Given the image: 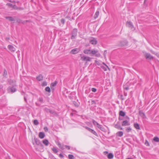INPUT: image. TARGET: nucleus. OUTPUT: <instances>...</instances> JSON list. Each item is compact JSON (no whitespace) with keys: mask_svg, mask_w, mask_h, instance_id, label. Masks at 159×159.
Returning a JSON list of instances; mask_svg holds the SVG:
<instances>
[{"mask_svg":"<svg viewBox=\"0 0 159 159\" xmlns=\"http://www.w3.org/2000/svg\"><path fill=\"white\" fill-rule=\"evenodd\" d=\"M7 90L8 92H9V90H10L11 93H14L16 91V89L14 87H8L7 88Z\"/></svg>","mask_w":159,"mask_h":159,"instance_id":"obj_10","label":"nucleus"},{"mask_svg":"<svg viewBox=\"0 0 159 159\" xmlns=\"http://www.w3.org/2000/svg\"><path fill=\"white\" fill-rule=\"evenodd\" d=\"M84 127L87 129L89 132H90L95 136H98V135L96 132L93 129L87 127L85 126Z\"/></svg>","mask_w":159,"mask_h":159,"instance_id":"obj_4","label":"nucleus"},{"mask_svg":"<svg viewBox=\"0 0 159 159\" xmlns=\"http://www.w3.org/2000/svg\"><path fill=\"white\" fill-rule=\"evenodd\" d=\"M68 158L69 159H74V156L71 154H69L68 155Z\"/></svg>","mask_w":159,"mask_h":159,"instance_id":"obj_34","label":"nucleus"},{"mask_svg":"<svg viewBox=\"0 0 159 159\" xmlns=\"http://www.w3.org/2000/svg\"><path fill=\"white\" fill-rule=\"evenodd\" d=\"M7 5L9 6L10 7H12L13 5L12 4H11L10 3H7Z\"/></svg>","mask_w":159,"mask_h":159,"instance_id":"obj_47","label":"nucleus"},{"mask_svg":"<svg viewBox=\"0 0 159 159\" xmlns=\"http://www.w3.org/2000/svg\"><path fill=\"white\" fill-rule=\"evenodd\" d=\"M124 94L125 96H127V93H125V92H124Z\"/></svg>","mask_w":159,"mask_h":159,"instance_id":"obj_60","label":"nucleus"},{"mask_svg":"<svg viewBox=\"0 0 159 159\" xmlns=\"http://www.w3.org/2000/svg\"><path fill=\"white\" fill-rule=\"evenodd\" d=\"M65 147H66V148L68 150H70V146H67V145H65Z\"/></svg>","mask_w":159,"mask_h":159,"instance_id":"obj_49","label":"nucleus"},{"mask_svg":"<svg viewBox=\"0 0 159 159\" xmlns=\"http://www.w3.org/2000/svg\"><path fill=\"white\" fill-rule=\"evenodd\" d=\"M12 3H15L16 2L15 1H12Z\"/></svg>","mask_w":159,"mask_h":159,"instance_id":"obj_64","label":"nucleus"},{"mask_svg":"<svg viewBox=\"0 0 159 159\" xmlns=\"http://www.w3.org/2000/svg\"><path fill=\"white\" fill-rule=\"evenodd\" d=\"M10 38L9 37H6V40L7 41Z\"/></svg>","mask_w":159,"mask_h":159,"instance_id":"obj_59","label":"nucleus"},{"mask_svg":"<svg viewBox=\"0 0 159 159\" xmlns=\"http://www.w3.org/2000/svg\"><path fill=\"white\" fill-rule=\"evenodd\" d=\"M39 101L41 102H43V99L42 98H39Z\"/></svg>","mask_w":159,"mask_h":159,"instance_id":"obj_45","label":"nucleus"},{"mask_svg":"<svg viewBox=\"0 0 159 159\" xmlns=\"http://www.w3.org/2000/svg\"><path fill=\"white\" fill-rule=\"evenodd\" d=\"M24 100L25 101V102H27V99H26V98L25 97V96L24 97Z\"/></svg>","mask_w":159,"mask_h":159,"instance_id":"obj_57","label":"nucleus"},{"mask_svg":"<svg viewBox=\"0 0 159 159\" xmlns=\"http://www.w3.org/2000/svg\"><path fill=\"white\" fill-rule=\"evenodd\" d=\"M19 8L18 9V10H23V8H22V7H18Z\"/></svg>","mask_w":159,"mask_h":159,"instance_id":"obj_56","label":"nucleus"},{"mask_svg":"<svg viewBox=\"0 0 159 159\" xmlns=\"http://www.w3.org/2000/svg\"><path fill=\"white\" fill-rule=\"evenodd\" d=\"M39 137L41 139H43L45 136L44 133L42 132H39Z\"/></svg>","mask_w":159,"mask_h":159,"instance_id":"obj_17","label":"nucleus"},{"mask_svg":"<svg viewBox=\"0 0 159 159\" xmlns=\"http://www.w3.org/2000/svg\"><path fill=\"white\" fill-rule=\"evenodd\" d=\"M65 20L64 19H62L61 20V22L63 24H64L65 23Z\"/></svg>","mask_w":159,"mask_h":159,"instance_id":"obj_42","label":"nucleus"},{"mask_svg":"<svg viewBox=\"0 0 159 159\" xmlns=\"http://www.w3.org/2000/svg\"><path fill=\"white\" fill-rule=\"evenodd\" d=\"M43 143L46 146H47L49 143V142L47 139H45L43 140Z\"/></svg>","mask_w":159,"mask_h":159,"instance_id":"obj_20","label":"nucleus"},{"mask_svg":"<svg viewBox=\"0 0 159 159\" xmlns=\"http://www.w3.org/2000/svg\"><path fill=\"white\" fill-rule=\"evenodd\" d=\"M99 15V11H97L94 15V18L95 19H96L98 16V15Z\"/></svg>","mask_w":159,"mask_h":159,"instance_id":"obj_27","label":"nucleus"},{"mask_svg":"<svg viewBox=\"0 0 159 159\" xmlns=\"http://www.w3.org/2000/svg\"><path fill=\"white\" fill-rule=\"evenodd\" d=\"M16 21L19 23H21L22 20L19 19H17Z\"/></svg>","mask_w":159,"mask_h":159,"instance_id":"obj_40","label":"nucleus"},{"mask_svg":"<svg viewBox=\"0 0 159 159\" xmlns=\"http://www.w3.org/2000/svg\"><path fill=\"white\" fill-rule=\"evenodd\" d=\"M153 140L157 142H159V138L157 137H155L153 139Z\"/></svg>","mask_w":159,"mask_h":159,"instance_id":"obj_29","label":"nucleus"},{"mask_svg":"<svg viewBox=\"0 0 159 159\" xmlns=\"http://www.w3.org/2000/svg\"><path fill=\"white\" fill-rule=\"evenodd\" d=\"M91 50L90 49H84L83 51V52L84 53L88 54V55H90L91 54Z\"/></svg>","mask_w":159,"mask_h":159,"instance_id":"obj_15","label":"nucleus"},{"mask_svg":"<svg viewBox=\"0 0 159 159\" xmlns=\"http://www.w3.org/2000/svg\"><path fill=\"white\" fill-rule=\"evenodd\" d=\"M148 0H144V4H145V2H146V1H147Z\"/></svg>","mask_w":159,"mask_h":159,"instance_id":"obj_63","label":"nucleus"},{"mask_svg":"<svg viewBox=\"0 0 159 159\" xmlns=\"http://www.w3.org/2000/svg\"><path fill=\"white\" fill-rule=\"evenodd\" d=\"M91 54L93 55H95L96 57H99L100 56V54L99 53H98V50H91Z\"/></svg>","mask_w":159,"mask_h":159,"instance_id":"obj_2","label":"nucleus"},{"mask_svg":"<svg viewBox=\"0 0 159 159\" xmlns=\"http://www.w3.org/2000/svg\"><path fill=\"white\" fill-rule=\"evenodd\" d=\"M45 90L46 91L48 92L49 93L51 92L50 89L49 87H47L45 89Z\"/></svg>","mask_w":159,"mask_h":159,"instance_id":"obj_33","label":"nucleus"},{"mask_svg":"<svg viewBox=\"0 0 159 159\" xmlns=\"http://www.w3.org/2000/svg\"><path fill=\"white\" fill-rule=\"evenodd\" d=\"M97 127L101 130L103 131H105V129L101 125H100L99 124V125H98V126Z\"/></svg>","mask_w":159,"mask_h":159,"instance_id":"obj_19","label":"nucleus"},{"mask_svg":"<svg viewBox=\"0 0 159 159\" xmlns=\"http://www.w3.org/2000/svg\"><path fill=\"white\" fill-rule=\"evenodd\" d=\"M103 64L109 70H110L109 68L105 63H103Z\"/></svg>","mask_w":159,"mask_h":159,"instance_id":"obj_58","label":"nucleus"},{"mask_svg":"<svg viewBox=\"0 0 159 159\" xmlns=\"http://www.w3.org/2000/svg\"><path fill=\"white\" fill-rule=\"evenodd\" d=\"M36 79L37 80L39 81H41L43 80V76L42 75L40 74L39 75L37 76Z\"/></svg>","mask_w":159,"mask_h":159,"instance_id":"obj_14","label":"nucleus"},{"mask_svg":"<svg viewBox=\"0 0 159 159\" xmlns=\"http://www.w3.org/2000/svg\"><path fill=\"white\" fill-rule=\"evenodd\" d=\"M131 129L130 127H128L126 129V131H127L128 132H129V131H131Z\"/></svg>","mask_w":159,"mask_h":159,"instance_id":"obj_43","label":"nucleus"},{"mask_svg":"<svg viewBox=\"0 0 159 159\" xmlns=\"http://www.w3.org/2000/svg\"><path fill=\"white\" fill-rule=\"evenodd\" d=\"M8 48L9 50L12 52H14L16 50V48L11 45H8Z\"/></svg>","mask_w":159,"mask_h":159,"instance_id":"obj_9","label":"nucleus"},{"mask_svg":"<svg viewBox=\"0 0 159 159\" xmlns=\"http://www.w3.org/2000/svg\"><path fill=\"white\" fill-rule=\"evenodd\" d=\"M81 59L83 61H86L87 62L88 61H91V58L85 56L84 55H82V54H80Z\"/></svg>","mask_w":159,"mask_h":159,"instance_id":"obj_1","label":"nucleus"},{"mask_svg":"<svg viewBox=\"0 0 159 159\" xmlns=\"http://www.w3.org/2000/svg\"><path fill=\"white\" fill-rule=\"evenodd\" d=\"M34 140L35 141V142L36 144H37L38 145H39L41 147H43V145L41 143L40 141L39 140V139H37L36 138H34Z\"/></svg>","mask_w":159,"mask_h":159,"instance_id":"obj_7","label":"nucleus"},{"mask_svg":"<svg viewBox=\"0 0 159 159\" xmlns=\"http://www.w3.org/2000/svg\"><path fill=\"white\" fill-rule=\"evenodd\" d=\"M90 43L92 44L95 45L97 44V41L94 38H93L90 41Z\"/></svg>","mask_w":159,"mask_h":159,"instance_id":"obj_16","label":"nucleus"},{"mask_svg":"<svg viewBox=\"0 0 159 159\" xmlns=\"http://www.w3.org/2000/svg\"><path fill=\"white\" fill-rule=\"evenodd\" d=\"M124 89L126 90H128L129 89V88L128 87H124Z\"/></svg>","mask_w":159,"mask_h":159,"instance_id":"obj_52","label":"nucleus"},{"mask_svg":"<svg viewBox=\"0 0 159 159\" xmlns=\"http://www.w3.org/2000/svg\"><path fill=\"white\" fill-rule=\"evenodd\" d=\"M107 51L106 50H105L104 51V58H105L106 57V56L107 54Z\"/></svg>","mask_w":159,"mask_h":159,"instance_id":"obj_48","label":"nucleus"},{"mask_svg":"<svg viewBox=\"0 0 159 159\" xmlns=\"http://www.w3.org/2000/svg\"><path fill=\"white\" fill-rule=\"evenodd\" d=\"M145 144H146V145L147 146H149V143L147 140L145 142Z\"/></svg>","mask_w":159,"mask_h":159,"instance_id":"obj_46","label":"nucleus"},{"mask_svg":"<svg viewBox=\"0 0 159 159\" xmlns=\"http://www.w3.org/2000/svg\"><path fill=\"white\" fill-rule=\"evenodd\" d=\"M130 124L127 120L123 121L122 122V125L123 126H125L130 125Z\"/></svg>","mask_w":159,"mask_h":159,"instance_id":"obj_12","label":"nucleus"},{"mask_svg":"<svg viewBox=\"0 0 159 159\" xmlns=\"http://www.w3.org/2000/svg\"><path fill=\"white\" fill-rule=\"evenodd\" d=\"M107 158L109 159H111L113 157V155L112 153H110L107 155Z\"/></svg>","mask_w":159,"mask_h":159,"instance_id":"obj_23","label":"nucleus"},{"mask_svg":"<svg viewBox=\"0 0 159 159\" xmlns=\"http://www.w3.org/2000/svg\"><path fill=\"white\" fill-rule=\"evenodd\" d=\"M91 103L92 104H93V103H95V102L94 101V100H93L92 102H91Z\"/></svg>","mask_w":159,"mask_h":159,"instance_id":"obj_61","label":"nucleus"},{"mask_svg":"<svg viewBox=\"0 0 159 159\" xmlns=\"http://www.w3.org/2000/svg\"><path fill=\"white\" fill-rule=\"evenodd\" d=\"M7 72L6 70L5 69H4V72L3 74V75L4 77H5L7 75Z\"/></svg>","mask_w":159,"mask_h":159,"instance_id":"obj_32","label":"nucleus"},{"mask_svg":"<svg viewBox=\"0 0 159 159\" xmlns=\"http://www.w3.org/2000/svg\"><path fill=\"white\" fill-rule=\"evenodd\" d=\"M101 67L104 71H106L107 70V69L105 67L102 66Z\"/></svg>","mask_w":159,"mask_h":159,"instance_id":"obj_50","label":"nucleus"},{"mask_svg":"<svg viewBox=\"0 0 159 159\" xmlns=\"http://www.w3.org/2000/svg\"><path fill=\"white\" fill-rule=\"evenodd\" d=\"M57 83V81H55L53 83H52L50 85V87L52 90L54 89V87L56 85Z\"/></svg>","mask_w":159,"mask_h":159,"instance_id":"obj_11","label":"nucleus"},{"mask_svg":"<svg viewBox=\"0 0 159 159\" xmlns=\"http://www.w3.org/2000/svg\"><path fill=\"white\" fill-rule=\"evenodd\" d=\"M30 22V21L29 20H22V21L21 22V23L22 24H25L27 22Z\"/></svg>","mask_w":159,"mask_h":159,"instance_id":"obj_37","label":"nucleus"},{"mask_svg":"<svg viewBox=\"0 0 159 159\" xmlns=\"http://www.w3.org/2000/svg\"><path fill=\"white\" fill-rule=\"evenodd\" d=\"M5 18L8 20L9 21H14L15 20L11 16H6L5 17Z\"/></svg>","mask_w":159,"mask_h":159,"instance_id":"obj_18","label":"nucleus"},{"mask_svg":"<svg viewBox=\"0 0 159 159\" xmlns=\"http://www.w3.org/2000/svg\"><path fill=\"white\" fill-rule=\"evenodd\" d=\"M42 85L43 86H46L47 85V83L46 81H44L42 83Z\"/></svg>","mask_w":159,"mask_h":159,"instance_id":"obj_41","label":"nucleus"},{"mask_svg":"<svg viewBox=\"0 0 159 159\" xmlns=\"http://www.w3.org/2000/svg\"><path fill=\"white\" fill-rule=\"evenodd\" d=\"M126 25L129 28H131V29L133 27V25L132 24V22L130 21H127L126 23Z\"/></svg>","mask_w":159,"mask_h":159,"instance_id":"obj_13","label":"nucleus"},{"mask_svg":"<svg viewBox=\"0 0 159 159\" xmlns=\"http://www.w3.org/2000/svg\"><path fill=\"white\" fill-rule=\"evenodd\" d=\"M139 115L140 116L142 117L143 118H146V116L144 113L142 111H140L139 112Z\"/></svg>","mask_w":159,"mask_h":159,"instance_id":"obj_21","label":"nucleus"},{"mask_svg":"<svg viewBox=\"0 0 159 159\" xmlns=\"http://www.w3.org/2000/svg\"><path fill=\"white\" fill-rule=\"evenodd\" d=\"M91 90L93 92H95L96 91L97 89L95 88H92L91 89Z\"/></svg>","mask_w":159,"mask_h":159,"instance_id":"obj_44","label":"nucleus"},{"mask_svg":"<svg viewBox=\"0 0 159 159\" xmlns=\"http://www.w3.org/2000/svg\"><path fill=\"white\" fill-rule=\"evenodd\" d=\"M57 145L59 146V147L62 149L63 150L64 149V147L63 146L61 145L60 143H58L57 144Z\"/></svg>","mask_w":159,"mask_h":159,"instance_id":"obj_30","label":"nucleus"},{"mask_svg":"<svg viewBox=\"0 0 159 159\" xmlns=\"http://www.w3.org/2000/svg\"><path fill=\"white\" fill-rule=\"evenodd\" d=\"M59 157L61 158L63 157L64 156L61 154H60L59 155Z\"/></svg>","mask_w":159,"mask_h":159,"instance_id":"obj_54","label":"nucleus"},{"mask_svg":"<svg viewBox=\"0 0 159 159\" xmlns=\"http://www.w3.org/2000/svg\"><path fill=\"white\" fill-rule=\"evenodd\" d=\"M53 151L55 153L57 152H58V150L55 148H53L52 149Z\"/></svg>","mask_w":159,"mask_h":159,"instance_id":"obj_35","label":"nucleus"},{"mask_svg":"<svg viewBox=\"0 0 159 159\" xmlns=\"http://www.w3.org/2000/svg\"><path fill=\"white\" fill-rule=\"evenodd\" d=\"M115 127L120 129H122V128L121 127L120 124H116L115 125Z\"/></svg>","mask_w":159,"mask_h":159,"instance_id":"obj_25","label":"nucleus"},{"mask_svg":"<svg viewBox=\"0 0 159 159\" xmlns=\"http://www.w3.org/2000/svg\"><path fill=\"white\" fill-rule=\"evenodd\" d=\"M44 129L45 132H47L48 131V128L47 127H45L44 128Z\"/></svg>","mask_w":159,"mask_h":159,"instance_id":"obj_51","label":"nucleus"},{"mask_svg":"<svg viewBox=\"0 0 159 159\" xmlns=\"http://www.w3.org/2000/svg\"><path fill=\"white\" fill-rule=\"evenodd\" d=\"M44 111L46 112L47 113H48L49 112H50V109H48V108H45L44 109Z\"/></svg>","mask_w":159,"mask_h":159,"instance_id":"obj_38","label":"nucleus"},{"mask_svg":"<svg viewBox=\"0 0 159 159\" xmlns=\"http://www.w3.org/2000/svg\"><path fill=\"white\" fill-rule=\"evenodd\" d=\"M119 115L122 116H124L125 115V113L122 111H120L119 112Z\"/></svg>","mask_w":159,"mask_h":159,"instance_id":"obj_26","label":"nucleus"},{"mask_svg":"<svg viewBox=\"0 0 159 159\" xmlns=\"http://www.w3.org/2000/svg\"><path fill=\"white\" fill-rule=\"evenodd\" d=\"M144 56L147 59L151 60L153 58V57L149 53H146Z\"/></svg>","mask_w":159,"mask_h":159,"instance_id":"obj_5","label":"nucleus"},{"mask_svg":"<svg viewBox=\"0 0 159 159\" xmlns=\"http://www.w3.org/2000/svg\"><path fill=\"white\" fill-rule=\"evenodd\" d=\"M92 122H93V124L94 125H96L97 126H98V125H99V124L97 123L96 121H95V120H92Z\"/></svg>","mask_w":159,"mask_h":159,"instance_id":"obj_31","label":"nucleus"},{"mask_svg":"<svg viewBox=\"0 0 159 159\" xmlns=\"http://www.w3.org/2000/svg\"><path fill=\"white\" fill-rule=\"evenodd\" d=\"M12 8L16 10H17L19 8L16 5H13Z\"/></svg>","mask_w":159,"mask_h":159,"instance_id":"obj_39","label":"nucleus"},{"mask_svg":"<svg viewBox=\"0 0 159 159\" xmlns=\"http://www.w3.org/2000/svg\"><path fill=\"white\" fill-rule=\"evenodd\" d=\"M34 124L35 125H37L39 124V122L37 120H35L34 121Z\"/></svg>","mask_w":159,"mask_h":159,"instance_id":"obj_36","label":"nucleus"},{"mask_svg":"<svg viewBox=\"0 0 159 159\" xmlns=\"http://www.w3.org/2000/svg\"><path fill=\"white\" fill-rule=\"evenodd\" d=\"M77 30L76 29H74L72 32V35L71 37V39H74L77 35Z\"/></svg>","mask_w":159,"mask_h":159,"instance_id":"obj_3","label":"nucleus"},{"mask_svg":"<svg viewBox=\"0 0 159 159\" xmlns=\"http://www.w3.org/2000/svg\"><path fill=\"white\" fill-rule=\"evenodd\" d=\"M80 51L79 49L75 48L72 49L70 52V53L73 54H76L78 53Z\"/></svg>","mask_w":159,"mask_h":159,"instance_id":"obj_8","label":"nucleus"},{"mask_svg":"<svg viewBox=\"0 0 159 159\" xmlns=\"http://www.w3.org/2000/svg\"><path fill=\"white\" fill-rule=\"evenodd\" d=\"M123 134L122 131H119L116 133V135L119 137H121L123 135Z\"/></svg>","mask_w":159,"mask_h":159,"instance_id":"obj_24","label":"nucleus"},{"mask_svg":"<svg viewBox=\"0 0 159 159\" xmlns=\"http://www.w3.org/2000/svg\"><path fill=\"white\" fill-rule=\"evenodd\" d=\"M151 52L153 54H155L156 55V53H157L153 51H152V50H151Z\"/></svg>","mask_w":159,"mask_h":159,"instance_id":"obj_53","label":"nucleus"},{"mask_svg":"<svg viewBox=\"0 0 159 159\" xmlns=\"http://www.w3.org/2000/svg\"><path fill=\"white\" fill-rule=\"evenodd\" d=\"M49 113L55 116H58L57 113L54 110H50Z\"/></svg>","mask_w":159,"mask_h":159,"instance_id":"obj_22","label":"nucleus"},{"mask_svg":"<svg viewBox=\"0 0 159 159\" xmlns=\"http://www.w3.org/2000/svg\"><path fill=\"white\" fill-rule=\"evenodd\" d=\"M128 43V42L127 40H125L123 41H120V42L119 45L121 47L126 46L127 45Z\"/></svg>","mask_w":159,"mask_h":159,"instance_id":"obj_6","label":"nucleus"},{"mask_svg":"<svg viewBox=\"0 0 159 159\" xmlns=\"http://www.w3.org/2000/svg\"><path fill=\"white\" fill-rule=\"evenodd\" d=\"M120 98L122 100H124V98H123V96L122 95H121L120 96Z\"/></svg>","mask_w":159,"mask_h":159,"instance_id":"obj_55","label":"nucleus"},{"mask_svg":"<svg viewBox=\"0 0 159 159\" xmlns=\"http://www.w3.org/2000/svg\"><path fill=\"white\" fill-rule=\"evenodd\" d=\"M134 126L136 129H140L139 125L137 123L134 124Z\"/></svg>","mask_w":159,"mask_h":159,"instance_id":"obj_28","label":"nucleus"},{"mask_svg":"<svg viewBox=\"0 0 159 159\" xmlns=\"http://www.w3.org/2000/svg\"><path fill=\"white\" fill-rule=\"evenodd\" d=\"M156 55L157 56V57L159 58V54L158 53H156Z\"/></svg>","mask_w":159,"mask_h":159,"instance_id":"obj_62","label":"nucleus"}]
</instances>
